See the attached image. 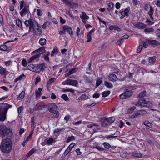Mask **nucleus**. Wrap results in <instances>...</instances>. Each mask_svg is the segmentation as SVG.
Returning <instances> with one entry per match:
<instances>
[{"instance_id": "obj_1", "label": "nucleus", "mask_w": 160, "mask_h": 160, "mask_svg": "<svg viewBox=\"0 0 160 160\" xmlns=\"http://www.w3.org/2000/svg\"><path fill=\"white\" fill-rule=\"evenodd\" d=\"M146 92L145 91L141 92L138 96V98H139L138 102L135 105L136 106L139 108H142V107H146L147 108L152 107L153 104L152 103L149 101H147L144 98L146 96Z\"/></svg>"}, {"instance_id": "obj_2", "label": "nucleus", "mask_w": 160, "mask_h": 160, "mask_svg": "<svg viewBox=\"0 0 160 160\" xmlns=\"http://www.w3.org/2000/svg\"><path fill=\"white\" fill-rule=\"evenodd\" d=\"M12 143L11 140L9 138L3 139L2 141L0 149L3 152L8 153L11 151L12 148Z\"/></svg>"}, {"instance_id": "obj_3", "label": "nucleus", "mask_w": 160, "mask_h": 160, "mask_svg": "<svg viewBox=\"0 0 160 160\" xmlns=\"http://www.w3.org/2000/svg\"><path fill=\"white\" fill-rule=\"evenodd\" d=\"M12 106L7 103H3L0 106V121H4L6 119L7 111Z\"/></svg>"}, {"instance_id": "obj_4", "label": "nucleus", "mask_w": 160, "mask_h": 160, "mask_svg": "<svg viewBox=\"0 0 160 160\" xmlns=\"http://www.w3.org/2000/svg\"><path fill=\"white\" fill-rule=\"evenodd\" d=\"M48 105V109L49 111L51 113L54 114V117L56 118L59 115V113L58 111L57 107L54 103H51Z\"/></svg>"}, {"instance_id": "obj_5", "label": "nucleus", "mask_w": 160, "mask_h": 160, "mask_svg": "<svg viewBox=\"0 0 160 160\" xmlns=\"http://www.w3.org/2000/svg\"><path fill=\"white\" fill-rule=\"evenodd\" d=\"M46 50L44 47H42L34 51L32 53L35 52H38V53H37L35 55L32 56L28 60V62H30L34 59L37 58L39 57L40 55L43 54L45 52Z\"/></svg>"}, {"instance_id": "obj_6", "label": "nucleus", "mask_w": 160, "mask_h": 160, "mask_svg": "<svg viewBox=\"0 0 160 160\" xmlns=\"http://www.w3.org/2000/svg\"><path fill=\"white\" fill-rule=\"evenodd\" d=\"M11 132L10 130L8 129L5 125H0V134L3 137L8 135Z\"/></svg>"}, {"instance_id": "obj_7", "label": "nucleus", "mask_w": 160, "mask_h": 160, "mask_svg": "<svg viewBox=\"0 0 160 160\" xmlns=\"http://www.w3.org/2000/svg\"><path fill=\"white\" fill-rule=\"evenodd\" d=\"M130 10V8L129 7L125 9H122L119 11V16H120V18L122 19L125 16H128L129 12Z\"/></svg>"}, {"instance_id": "obj_8", "label": "nucleus", "mask_w": 160, "mask_h": 160, "mask_svg": "<svg viewBox=\"0 0 160 160\" xmlns=\"http://www.w3.org/2000/svg\"><path fill=\"white\" fill-rule=\"evenodd\" d=\"M132 94V92L130 90H126L119 95V98L122 99L130 97Z\"/></svg>"}, {"instance_id": "obj_9", "label": "nucleus", "mask_w": 160, "mask_h": 160, "mask_svg": "<svg viewBox=\"0 0 160 160\" xmlns=\"http://www.w3.org/2000/svg\"><path fill=\"white\" fill-rule=\"evenodd\" d=\"M45 67V65L43 63L36 65L35 67V72H40L41 71L43 70Z\"/></svg>"}, {"instance_id": "obj_10", "label": "nucleus", "mask_w": 160, "mask_h": 160, "mask_svg": "<svg viewBox=\"0 0 160 160\" xmlns=\"http://www.w3.org/2000/svg\"><path fill=\"white\" fill-rule=\"evenodd\" d=\"M22 9V11L20 12L22 17H23L29 12V7L27 5H25L24 8Z\"/></svg>"}, {"instance_id": "obj_11", "label": "nucleus", "mask_w": 160, "mask_h": 160, "mask_svg": "<svg viewBox=\"0 0 160 160\" xmlns=\"http://www.w3.org/2000/svg\"><path fill=\"white\" fill-rule=\"evenodd\" d=\"M32 28L33 30L37 28H40V27L38 26V22L32 20L30 26L29 27L28 32L30 33Z\"/></svg>"}, {"instance_id": "obj_12", "label": "nucleus", "mask_w": 160, "mask_h": 160, "mask_svg": "<svg viewBox=\"0 0 160 160\" xmlns=\"http://www.w3.org/2000/svg\"><path fill=\"white\" fill-rule=\"evenodd\" d=\"M133 25L136 28L139 29H143L146 27L145 24L142 22H134L133 23Z\"/></svg>"}, {"instance_id": "obj_13", "label": "nucleus", "mask_w": 160, "mask_h": 160, "mask_svg": "<svg viewBox=\"0 0 160 160\" xmlns=\"http://www.w3.org/2000/svg\"><path fill=\"white\" fill-rule=\"evenodd\" d=\"M9 73V72L7 71L6 69L2 66H0V74L3 75L5 78L7 75Z\"/></svg>"}, {"instance_id": "obj_14", "label": "nucleus", "mask_w": 160, "mask_h": 160, "mask_svg": "<svg viewBox=\"0 0 160 160\" xmlns=\"http://www.w3.org/2000/svg\"><path fill=\"white\" fill-rule=\"evenodd\" d=\"M63 30L67 32L71 35L72 34L73 31L70 27L67 25H64L63 27Z\"/></svg>"}, {"instance_id": "obj_15", "label": "nucleus", "mask_w": 160, "mask_h": 160, "mask_svg": "<svg viewBox=\"0 0 160 160\" xmlns=\"http://www.w3.org/2000/svg\"><path fill=\"white\" fill-rule=\"evenodd\" d=\"M68 85L77 86L78 84V82L76 80L68 79Z\"/></svg>"}, {"instance_id": "obj_16", "label": "nucleus", "mask_w": 160, "mask_h": 160, "mask_svg": "<svg viewBox=\"0 0 160 160\" xmlns=\"http://www.w3.org/2000/svg\"><path fill=\"white\" fill-rule=\"evenodd\" d=\"M110 124L107 118H104L101 120V125L102 127H105Z\"/></svg>"}, {"instance_id": "obj_17", "label": "nucleus", "mask_w": 160, "mask_h": 160, "mask_svg": "<svg viewBox=\"0 0 160 160\" xmlns=\"http://www.w3.org/2000/svg\"><path fill=\"white\" fill-rule=\"evenodd\" d=\"M47 107L48 105H41L39 104H37L35 106V108L36 110H42L44 108H47Z\"/></svg>"}, {"instance_id": "obj_18", "label": "nucleus", "mask_w": 160, "mask_h": 160, "mask_svg": "<svg viewBox=\"0 0 160 160\" xmlns=\"http://www.w3.org/2000/svg\"><path fill=\"white\" fill-rule=\"evenodd\" d=\"M154 12V8L152 7L151 6L150 7V9L148 12V14L149 16L150 19L152 20H153V15Z\"/></svg>"}, {"instance_id": "obj_19", "label": "nucleus", "mask_w": 160, "mask_h": 160, "mask_svg": "<svg viewBox=\"0 0 160 160\" xmlns=\"http://www.w3.org/2000/svg\"><path fill=\"white\" fill-rule=\"evenodd\" d=\"M85 80L86 82L88 83H91L93 81L92 77L88 76L86 75H84L83 77Z\"/></svg>"}, {"instance_id": "obj_20", "label": "nucleus", "mask_w": 160, "mask_h": 160, "mask_svg": "<svg viewBox=\"0 0 160 160\" xmlns=\"http://www.w3.org/2000/svg\"><path fill=\"white\" fill-rule=\"evenodd\" d=\"M78 70V68H73L71 70L69 71V72L65 74V75L66 77H67L68 76H69L71 74L74 73L76 72Z\"/></svg>"}, {"instance_id": "obj_21", "label": "nucleus", "mask_w": 160, "mask_h": 160, "mask_svg": "<svg viewBox=\"0 0 160 160\" xmlns=\"http://www.w3.org/2000/svg\"><path fill=\"white\" fill-rule=\"evenodd\" d=\"M137 112L138 117L143 116L146 114L147 113L146 111L144 110H139Z\"/></svg>"}, {"instance_id": "obj_22", "label": "nucleus", "mask_w": 160, "mask_h": 160, "mask_svg": "<svg viewBox=\"0 0 160 160\" xmlns=\"http://www.w3.org/2000/svg\"><path fill=\"white\" fill-rule=\"evenodd\" d=\"M114 8V4L110 2L108 3L107 9L108 11H110L113 10Z\"/></svg>"}, {"instance_id": "obj_23", "label": "nucleus", "mask_w": 160, "mask_h": 160, "mask_svg": "<svg viewBox=\"0 0 160 160\" xmlns=\"http://www.w3.org/2000/svg\"><path fill=\"white\" fill-rule=\"evenodd\" d=\"M31 126L32 129L33 130L35 128L36 124L35 123V119L34 117H32L31 118Z\"/></svg>"}, {"instance_id": "obj_24", "label": "nucleus", "mask_w": 160, "mask_h": 160, "mask_svg": "<svg viewBox=\"0 0 160 160\" xmlns=\"http://www.w3.org/2000/svg\"><path fill=\"white\" fill-rule=\"evenodd\" d=\"M148 41L150 42V44L152 45L158 46L160 45V42L155 40H148Z\"/></svg>"}, {"instance_id": "obj_25", "label": "nucleus", "mask_w": 160, "mask_h": 160, "mask_svg": "<svg viewBox=\"0 0 160 160\" xmlns=\"http://www.w3.org/2000/svg\"><path fill=\"white\" fill-rule=\"evenodd\" d=\"M35 34L37 35H40L42 33V31L40 29V28H37L33 30Z\"/></svg>"}, {"instance_id": "obj_26", "label": "nucleus", "mask_w": 160, "mask_h": 160, "mask_svg": "<svg viewBox=\"0 0 160 160\" xmlns=\"http://www.w3.org/2000/svg\"><path fill=\"white\" fill-rule=\"evenodd\" d=\"M156 58L157 57L155 56L150 57L148 58V62L150 63H152L155 62Z\"/></svg>"}, {"instance_id": "obj_27", "label": "nucleus", "mask_w": 160, "mask_h": 160, "mask_svg": "<svg viewBox=\"0 0 160 160\" xmlns=\"http://www.w3.org/2000/svg\"><path fill=\"white\" fill-rule=\"evenodd\" d=\"M109 78L112 81H116L117 80V76L114 74H111L109 76Z\"/></svg>"}, {"instance_id": "obj_28", "label": "nucleus", "mask_w": 160, "mask_h": 160, "mask_svg": "<svg viewBox=\"0 0 160 160\" xmlns=\"http://www.w3.org/2000/svg\"><path fill=\"white\" fill-rule=\"evenodd\" d=\"M46 40L44 38H41L40 39L39 43L40 45L42 46H44L45 45L46 43Z\"/></svg>"}, {"instance_id": "obj_29", "label": "nucleus", "mask_w": 160, "mask_h": 160, "mask_svg": "<svg viewBox=\"0 0 160 160\" xmlns=\"http://www.w3.org/2000/svg\"><path fill=\"white\" fill-rule=\"evenodd\" d=\"M80 17L81 19H84L88 20L89 18V17L87 15L86 13L84 12H82V15L80 16Z\"/></svg>"}, {"instance_id": "obj_30", "label": "nucleus", "mask_w": 160, "mask_h": 160, "mask_svg": "<svg viewBox=\"0 0 160 160\" xmlns=\"http://www.w3.org/2000/svg\"><path fill=\"white\" fill-rule=\"evenodd\" d=\"M89 98V97L86 94H83L78 98V100H84Z\"/></svg>"}, {"instance_id": "obj_31", "label": "nucleus", "mask_w": 160, "mask_h": 160, "mask_svg": "<svg viewBox=\"0 0 160 160\" xmlns=\"http://www.w3.org/2000/svg\"><path fill=\"white\" fill-rule=\"evenodd\" d=\"M58 52V50L57 47L54 48L53 50L51 52V55L52 57L54 56V54H57Z\"/></svg>"}, {"instance_id": "obj_32", "label": "nucleus", "mask_w": 160, "mask_h": 160, "mask_svg": "<svg viewBox=\"0 0 160 160\" xmlns=\"http://www.w3.org/2000/svg\"><path fill=\"white\" fill-rule=\"evenodd\" d=\"M50 25V22L48 21H47L44 22L42 26V27L43 29H45L49 27Z\"/></svg>"}, {"instance_id": "obj_33", "label": "nucleus", "mask_w": 160, "mask_h": 160, "mask_svg": "<svg viewBox=\"0 0 160 160\" xmlns=\"http://www.w3.org/2000/svg\"><path fill=\"white\" fill-rule=\"evenodd\" d=\"M25 92L24 91H22V92L19 94L18 96L17 99L18 100H21L25 96Z\"/></svg>"}, {"instance_id": "obj_34", "label": "nucleus", "mask_w": 160, "mask_h": 160, "mask_svg": "<svg viewBox=\"0 0 160 160\" xmlns=\"http://www.w3.org/2000/svg\"><path fill=\"white\" fill-rule=\"evenodd\" d=\"M144 32L146 33H151L154 32V29L152 28H146L144 30Z\"/></svg>"}, {"instance_id": "obj_35", "label": "nucleus", "mask_w": 160, "mask_h": 160, "mask_svg": "<svg viewBox=\"0 0 160 160\" xmlns=\"http://www.w3.org/2000/svg\"><path fill=\"white\" fill-rule=\"evenodd\" d=\"M144 124L147 127L152 128V124L148 121H145L144 122Z\"/></svg>"}, {"instance_id": "obj_36", "label": "nucleus", "mask_w": 160, "mask_h": 160, "mask_svg": "<svg viewBox=\"0 0 160 160\" xmlns=\"http://www.w3.org/2000/svg\"><path fill=\"white\" fill-rule=\"evenodd\" d=\"M34 148L32 149L26 155V157L27 158L29 157L32 154L36 151Z\"/></svg>"}, {"instance_id": "obj_37", "label": "nucleus", "mask_w": 160, "mask_h": 160, "mask_svg": "<svg viewBox=\"0 0 160 160\" xmlns=\"http://www.w3.org/2000/svg\"><path fill=\"white\" fill-rule=\"evenodd\" d=\"M35 66L32 64H31L28 65L27 67V68L28 69L35 72Z\"/></svg>"}, {"instance_id": "obj_38", "label": "nucleus", "mask_w": 160, "mask_h": 160, "mask_svg": "<svg viewBox=\"0 0 160 160\" xmlns=\"http://www.w3.org/2000/svg\"><path fill=\"white\" fill-rule=\"evenodd\" d=\"M25 78V76L24 74H22L21 75L19 76L18 78H16L14 80V82H16L18 81H19L23 79V78Z\"/></svg>"}, {"instance_id": "obj_39", "label": "nucleus", "mask_w": 160, "mask_h": 160, "mask_svg": "<svg viewBox=\"0 0 160 160\" xmlns=\"http://www.w3.org/2000/svg\"><path fill=\"white\" fill-rule=\"evenodd\" d=\"M104 83V85L108 88H112L113 87V85L111 83L109 82L105 81Z\"/></svg>"}, {"instance_id": "obj_40", "label": "nucleus", "mask_w": 160, "mask_h": 160, "mask_svg": "<svg viewBox=\"0 0 160 160\" xmlns=\"http://www.w3.org/2000/svg\"><path fill=\"white\" fill-rule=\"evenodd\" d=\"M16 22L17 26L20 27L21 28L22 26V24L21 21L19 19L17 18L16 20Z\"/></svg>"}, {"instance_id": "obj_41", "label": "nucleus", "mask_w": 160, "mask_h": 160, "mask_svg": "<svg viewBox=\"0 0 160 160\" xmlns=\"http://www.w3.org/2000/svg\"><path fill=\"white\" fill-rule=\"evenodd\" d=\"M132 155L137 158H141L142 157V154L139 152L133 153H132Z\"/></svg>"}, {"instance_id": "obj_42", "label": "nucleus", "mask_w": 160, "mask_h": 160, "mask_svg": "<svg viewBox=\"0 0 160 160\" xmlns=\"http://www.w3.org/2000/svg\"><path fill=\"white\" fill-rule=\"evenodd\" d=\"M102 82V80L101 78H99L97 79L96 84V87L98 86Z\"/></svg>"}, {"instance_id": "obj_43", "label": "nucleus", "mask_w": 160, "mask_h": 160, "mask_svg": "<svg viewBox=\"0 0 160 160\" xmlns=\"http://www.w3.org/2000/svg\"><path fill=\"white\" fill-rule=\"evenodd\" d=\"M8 47L7 46L4 44L1 45L0 47V49L3 51H6L8 49Z\"/></svg>"}, {"instance_id": "obj_44", "label": "nucleus", "mask_w": 160, "mask_h": 160, "mask_svg": "<svg viewBox=\"0 0 160 160\" xmlns=\"http://www.w3.org/2000/svg\"><path fill=\"white\" fill-rule=\"evenodd\" d=\"M4 63L6 67H9L12 65V63L11 60L5 62Z\"/></svg>"}, {"instance_id": "obj_45", "label": "nucleus", "mask_w": 160, "mask_h": 160, "mask_svg": "<svg viewBox=\"0 0 160 160\" xmlns=\"http://www.w3.org/2000/svg\"><path fill=\"white\" fill-rule=\"evenodd\" d=\"M32 20L31 19H29L28 20H26L25 21L24 24L27 27H28L29 26V27L30 26Z\"/></svg>"}, {"instance_id": "obj_46", "label": "nucleus", "mask_w": 160, "mask_h": 160, "mask_svg": "<svg viewBox=\"0 0 160 160\" xmlns=\"http://www.w3.org/2000/svg\"><path fill=\"white\" fill-rule=\"evenodd\" d=\"M56 80V78H52L50 79L47 82V84L48 85L51 84L52 83L54 82Z\"/></svg>"}, {"instance_id": "obj_47", "label": "nucleus", "mask_w": 160, "mask_h": 160, "mask_svg": "<svg viewBox=\"0 0 160 160\" xmlns=\"http://www.w3.org/2000/svg\"><path fill=\"white\" fill-rule=\"evenodd\" d=\"M62 91L64 92H72V93H74L75 92V91L74 89H69L68 88H67L66 89H63L62 90Z\"/></svg>"}, {"instance_id": "obj_48", "label": "nucleus", "mask_w": 160, "mask_h": 160, "mask_svg": "<svg viewBox=\"0 0 160 160\" xmlns=\"http://www.w3.org/2000/svg\"><path fill=\"white\" fill-rule=\"evenodd\" d=\"M110 93V92L109 91L103 92L102 93V96L103 97H106L108 96Z\"/></svg>"}, {"instance_id": "obj_49", "label": "nucleus", "mask_w": 160, "mask_h": 160, "mask_svg": "<svg viewBox=\"0 0 160 160\" xmlns=\"http://www.w3.org/2000/svg\"><path fill=\"white\" fill-rule=\"evenodd\" d=\"M138 117V112H134L132 113H131L130 115V117L131 118H135Z\"/></svg>"}, {"instance_id": "obj_50", "label": "nucleus", "mask_w": 160, "mask_h": 160, "mask_svg": "<svg viewBox=\"0 0 160 160\" xmlns=\"http://www.w3.org/2000/svg\"><path fill=\"white\" fill-rule=\"evenodd\" d=\"M75 138L74 136H69L68 137L67 139L66 140L67 142H69L71 141H72L75 140Z\"/></svg>"}, {"instance_id": "obj_51", "label": "nucleus", "mask_w": 160, "mask_h": 160, "mask_svg": "<svg viewBox=\"0 0 160 160\" xmlns=\"http://www.w3.org/2000/svg\"><path fill=\"white\" fill-rule=\"evenodd\" d=\"M53 142L54 139L52 138H49L47 140V143L48 145H50Z\"/></svg>"}, {"instance_id": "obj_52", "label": "nucleus", "mask_w": 160, "mask_h": 160, "mask_svg": "<svg viewBox=\"0 0 160 160\" xmlns=\"http://www.w3.org/2000/svg\"><path fill=\"white\" fill-rule=\"evenodd\" d=\"M36 10L37 11V14L38 16H41L42 14V11L40 9H35L34 10V11L35 12Z\"/></svg>"}, {"instance_id": "obj_53", "label": "nucleus", "mask_w": 160, "mask_h": 160, "mask_svg": "<svg viewBox=\"0 0 160 160\" xmlns=\"http://www.w3.org/2000/svg\"><path fill=\"white\" fill-rule=\"evenodd\" d=\"M61 98L65 101H68L69 98L66 94H63L61 96Z\"/></svg>"}, {"instance_id": "obj_54", "label": "nucleus", "mask_w": 160, "mask_h": 160, "mask_svg": "<svg viewBox=\"0 0 160 160\" xmlns=\"http://www.w3.org/2000/svg\"><path fill=\"white\" fill-rule=\"evenodd\" d=\"M103 145L104 147L108 149L111 147V145L108 143L104 142L103 143Z\"/></svg>"}, {"instance_id": "obj_55", "label": "nucleus", "mask_w": 160, "mask_h": 160, "mask_svg": "<svg viewBox=\"0 0 160 160\" xmlns=\"http://www.w3.org/2000/svg\"><path fill=\"white\" fill-rule=\"evenodd\" d=\"M66 13L68 14L71 18L72 19L74 18V17L72 13L69 10H67L66 11Z\"/></svg>"}, {"instance_id": "obj_56", "label": "nucleus", "mask_w": 160, "mask_h": 160, "mask_svg": "<svg viewBox=\"0 0 160 160\" xmlns=\"http://www.w3.org/2000/svg\"><path fill=\"white\" fill-rule=\"evenodd\" d=\"M93 126H96V127H98V125L96 123H92L88 125H87V127L88 128H91Z\"/></svg>"}, {"instance_id": "obj_57", "label": "nucleus", "mask_w": 160, "mask_h": 160, "mask_svg": "<svg viewBox=\"0 0 160 160\" xmlns=\"http://www.w3.org/2000/svg\"><path fill=\"white\" fill-rule=\"evenodd\" d=\"M64 3L68 5H71V3L68 0H61Z\"/></svg>"}, {"instance_id": "obj_58", "label": "nucleus", "mask_w": 160, "mask_h": 160, "mask_svg": "<svg viewBox=\"0 0 160 160\" xmlns=\"http://www.w3.org/2000/svg\"><path fill=\"white\" fill-rule=\"evenodd\" d=\"M156 34L159 39H160V30L157 29L156 31Z\"/></svg>"}, {"instance_id": "obj_59", "label": "nucleus", "mask_w": 160, "mask_h": 160, "mask_svg": "<svg viewBox=\"0 0 160 160\" xmlns=\"http://www.w3.org/2000/svg\"><path fill=\"white\" fill-rule=\"evenodd\" d=\"M36 97L37 99L39 98L40 96L41 95L42 93L41 92H39L38 91H36Z\"/></svg>"}, {"instance_id": "obj_60", "label": "nucleus", "mask_w": 160, "mask_h": 160, "mask_svg": "<svg viewBox=\"0 0 160 160\" xmlns=\"http://www.w3.org/2000/svg\"><path fill=\"white\" fill-rule=\"evenodd\" d=\"M108 119V120L109 122H110V124L113 122L115 120V119L112 117H111L109 118H107Z\"/></svg>"}, {"instance_id": "obj_61", "label": "nucleus", "mask_w": 160, "mask_h": 160, "mask_svg": "<svg viewBox=\"0 0 160 160\" xmlns=\"http://www.w3.org/2000/svg\"><path fill=\"white\" fill-rule=\"evenodd\" d=\"M75 145V144L73 142H72L69 146L68 148V149H69L70 150V151H71L72 149L74 147Z\"/></svg>"}, {"instance_id": "obj_62", "label": "nucleus", "mask_w": 160, "mask_h": 160, "mask_svg": "<svg viewBox=\"0 0 160 160\" xmlns=\"http://www.w3.org/2000/svg\"><path fill=\"white\" fill-rule=\"evenodd\" d=\"M123 42V39L121 38V39L118 40V41H117L116 42V44L118 45H120L121 43H122Z\"/></svg>"}, {"instance_id": "obj_63", "label": "nucleus", "mask_w": 160, "mask_h": 160, "mask_svg": "<svg viewBox=\"0 0 160 160\" xmlns=\"http://www.w3.org/2000/svg\"><path fill=\"white\" fill-rule=\"evenodd\" d=\"M41 80V78L39 76H38L37 77V78L36 79V81L35 82V84H37V83L39 82H40Z\"/></svg>"}, {"instance_id": "obj_64", "label": "nucleus", "mask_w": 160, "mask_h": 160, "mask_svg": "<svg viewBox=\"0 0 160 160\" xmlns=\"http://www.w3.org/2000/svg\"><path fill=\"white\" fill-rule=\"evenodd\" d=\"M142 46L141 45H139L137 49V52L138 53H139L142 50Z\"/></svg>"}]
</instances>
